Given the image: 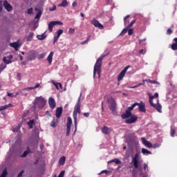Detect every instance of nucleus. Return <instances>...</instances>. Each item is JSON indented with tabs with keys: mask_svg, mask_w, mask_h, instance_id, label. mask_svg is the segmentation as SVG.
Listing matches in <instances>:
<instances>
[{
	"mask_svg": "<svg viewBox=\"0 0 177 177\" xmlns=\"http://www.w3.org/2000/svg\"><path fill=\"white\" fill-rule=\"evenodd\" d=\"M113 162H115L117 165H118V164H121V160H120L118 158H115L113 160H109L108 162V165H110V164Z\"/></svg>",
	"mask_w": 177,
	"mask_h": 177,
	"instance_id": "nucleus-25",
	"label": "nucleus"
},
{
	"mask_svg": "<svg viewBox=\"0 0 177 177\" xmlns=\"http://www.w3.org/2000/svg\"><path fill=\"white\" fill-rule=\"evenodd\" d=\"M3 61L6 64H10V63H12V61L10 59L7 58V57H4L3 58Z\"/></svg>",
	"mask_w": 177,
	"mask_h": 177,
	"instance_id": "nucleus-32",
	"label": "nucleus"
},
{
	"mask_svg": "<svg viewBox=\"0 0 177 177\" xmlns=\"http://www.w3.org/2000/svg\"><path fill=\"white\" fill-rule=\"evenodd\" d=\"M17 77H18L19 80H21V74L17 73Z\"/></svg>",
	"mask_w": 177,
	"mask_h": 177,
	"instance_id": "nucleus-61",
	"label": "nucleus"
},
{
	"mask_svg": "<svg viewBox=\"0 0 177 177\" xmlns=\"http://www.w3.org/2000/svg\"><path fill=\"white\" fill-rule=\"evenodd\" d=\"M8 96H9L10 97H15V95H13V93H8Z\"/></svg>",
	"mask_w": 177,
	"mask_h": 177,
	"instance_id": "nucleus-53",
	"label": "nucleus"
},
{
	"mask_svg": "<svg viewBox=\"0 0 177 177\" xmlns=\"http://www.w3.org/2000/svg\"><path fill=\"white\" fill-rule=\"evenodd\" d=\"M9 107H12L11 104L0 106V111H2L3 110H6V109H9Z\"/></svg>",
	"mask_w": 177,
	"mask_h": 177,
	"instance_id": "nucleus-31",
	"label": "nucleus"
},
{
	"mask_svg": "<svg viewBox=\"0 0 177 177\" xmlns=\"http://www.w3.org/2000/svg\"><path fill=\"white\" fill-rule=\"evenodd\" d=\"M128 19H129V15H127L124 19V26H127V23H129Z\"/></svg>",
	"mask_w": 177,
	"mask_h": 177,
	"instance_id": "nucleus-36",
	"label": "nucleus"
},
{
	"mask_svg": "<svg viewBox=\"0 0 177 177\" xmlns=\"http://www.w3.org/2000/svg\"><path fill=\"white\" fill-rule=\"evenodd\" d=\"M75 31V30L74 28H71L69 29L68 32H69V34H74Z\"/></svg>",
	"mask_w": 177,
	"mask_h": 177,
	"instance_id": "nucleus-43",
	"label": "nucleus"
},
{
	"mask_svg": "<svg viewBox=\"0 0 177 177\" xmlns=\"http://www.w3.org/2000/svg\"><path fill=\"white\" fill-rule=\"evenodd\" d=\"M160 146H161L160 144L156 143V144L152 145L151 149H158Z\"/></svg>",
	"mask_w": 177,
	"mask_h": 177,
	"instance_id": "nucleus-39",
	"label": "nucleus"
},
{
	"mask_svg": "<svg viewBox=\"0 0 177 177\" xmlns=\"http://www.w3.org/2000/svg\"><path fill=\"white\" fill-rule=\"evenodd\" d=\"M62 113H63V108L58 107L56 110V113H55L57 118H60L62 115Z\"/></svg>",
	"mask_w": 177,
	"mask_h": 177,
	"instance_id": "nucleus-17",
	"label": "nucleus"
},
{
	"mask_svg": "<svg viewBox=\"0 0 177 177\" xmlns=\"http://www.w3.org/2000/svg\"><path fill=\"white\" fill-rule=\"evenodd\" d=\"M63 34V30L59 29L57 32V36L54 37V43L55 42H57V39H59V37L61 35Z\"/></svg>",
	"mask_w": 177,
	"mask_h": 177,
	"instance_id": "nucleus-19",
	"label": "nucleus"
},
{
	"mask_svg": "<svg viewBox=\"0 0 177 177\" xmlns=\"http://www.w3.org/2000/svg\"><path fill=\"white\" fill-rule=\"evenodd\" d=\"M140 53L141 55H145V53H146V52H145V50L142 49V50H140Z\"/></svg>",
	"mask_w": 177,
	"mask_h": 177,
	"instance_id": "nucleus-57",
	"label": "nucleus"
},
{
	"mask_svg": "<svg viewBox=\"0 0 177 177\" xmlns=\"http://www.w3.org/2000/svg\"><path fill=\"white\" fill-rule=\"evenodd\" d=\"M108 103L109 104L110 110L114 113L117 109V104L115 103V100H114L113 97L108 98Z\"/></svg>",
	"mask_w": 177,
	"mask_h": 177,
	"instance_id": "nucleus-7",
	"label": "nucleus"
},
{
	"mask_svg": "<svg viewBox=\"0 0 177 177\" xmlns=\"http://www.w3.org/2000/svg\"><path fill=\"white\" fill-rule=\"evenodd\" d=\"M35 10L37 12V14L35 19L39 20V19H41V16L42 15V10L41 9H38L37 8H35Z\"/></svg>",
	"mask_w": 177,
	"mask_h": 177,
	"instance_id": "nucleus-20",
	"label": "nucleus"
},
{
	"mask_svg": "<svg viewBox=\"0 0 177 177\" xmlns=\"http://www.w3.org/2000/svg\"><path fill=\"white\" fill-rule=\"evenodd\" d=\"M136 21H135V20L132 21L131 22V24L127 26L128 28H131V27H132V26H133V24H135V22H136Z\"/></svg>",
	"mask_w": 177,
	"mask_h": 177,
	"instance_id": "nucleus-44",
	"label": "nucleus"
},
{
	"mask_svg": "<svg viewBox=\"0 0 177 177\" xmlns=\"http://www.w3.org/2000/svg\"><path fill=\"white\" fill-rule=\"evenodd\" d=\"M23 174H24V171H21V172L18 174L17 177H21V176H23Z\"/></svg>",
	"mask_w": 177,
	"mask_h": 177,
	"instance_id": "nucleus-52",
	"label": "nucleus"
},
{
	"mask_svg": "<svg viewBox=\"0 0 177 177\" xmlns=\"http://www.w3.org/2000/svg\"><path fill=\"white\" fill-rule=\"evenodd\" d=\"M68 6V3L67 2V0H63L62 3L59 4L58 6L66 8V6Z\"/></svg>",
	"mask_w": 177,
	"mask_h": 177,
	"instance_id": "nucleus-29",
	"label": "nucleus"
},
{
	"mask_svg": "<svg viewBox=\"0 0 177 177\" xmlns=\"http://www.w3.org/2000/svg\"><path fill=\"white\" fill-rule=\"evenodd\" d=\"M19 59H20V60H23V56H21V55H19Z\"/></svg>",
	"mask_w": 177,
	"mask_h": 177,
	"instance_id": "nucleus-63",
	"label": "nucleus"
},
{
	"mask_svg": "<svg viewBox=\"0 0 177 177\" xmlns=\"http://www.w3.org/2000/svg\"><path fill=\"white\" fill-rule=\"evenodd\" d=\"M147 82H150V84H156L157 85H160V83L156 80H147Z\"/></svg>",
	"mask_w": 177,
	"mask_h": 177,
	"instance_id": "nucleus-41",
	"label": "nucleus"
},
{
	"mask_svg": "<svg viewBox=\"0 0 177 177\" xmlns=\"http://www.w3.org/2000/svg\"><path fill=\"white\" fill-rule=\"evenodd\" d=\"M53 52H50L47 57V61L48 62L49 64H52V59H53Z\"/></svg>",
	"mask_w": 177,
	"mask_h": 177,
	"instance_id": "nucleus-22",
	"label": "nucleus"
},
{
	"mask_svg": "<svg viewBox=\"0 0 177 177\" xmlns=\"http://www.w3.org/2000/svg\"><path fill=\"white\" fill-rule=\"evenodd\" d=\"M131 162L134 165V168H136V169H138L140 177H147V174H145L142 167H139V163L140 162V152H137L136 155L132 157Z\"/></svg>",
	"mask_w": 177,
	"mask_h": 177,
	"instance_id": "nucleus-2",
	"label": "nucleus"
},
{
	"mask_svg": "<svg viewBox=\"0 0 177 177\" xmlns=\"http://www.w3.org/2000/svg\"><path fill=\"white\" fill-rule=\"evenodd\" d=\"M129 67V66H126V67L123 69V71H122L120 73V74H119V75H118V81H121V80L124 78V77H125V73H127V71H128Z\"/></svg>",
	"mask_w": 177,
	"mask_h": 177,
	"instance_id": "nucleus-10",
	"label": "nucleus"
},
{
	"mask_svg": "<svg viewBox=\"0 0 177 177\" xmlns=\"http://www.w3.org/2000/svg\"><path fill=\"white\" fill-rule=\"evenodd\" d=\"M33 37H34V33L30 32L29 34V35H28L27 37H26L27 41H31V39H32Z\"/></svg>",
	"mask_w": 177,
	"mask_h": 177,
	"instance_id": "nucleus-33",
	"label": "nucleus"
},
{
	"mask_svg": "<svg viewBox=\"0 0 177 177\" xmlns=\"http://www.w3.org/2000/svg\"><path fill=\"white\" fill-rule=\"evenodd\" d=\"M28 15H32V8H29L28 10Z\"/></svg>",
	"mask_w": 177,
	"mask_h": 177,
	"instance_id": "nucleus-49",
	"label": "nucleus"
},
{
	"mask_svg": "<svg viewBox=\"0 0 177 177\" xmlns=\"http://www.w3.org/2000/svg\"><path fill=\"white\" fill-rule=\"evenodd\" d=\"M7 175H8V171H6V169H4L1 175L0 176V177H6Z\"/></svg>",
	"mask_w": 177,
	"mask_h": 177,
	"instance_id": "nucleus-40",
	"label": "nucleus"
},
{
	"mask_svg": "<svg viewBox=\"0 0 177 177\" xmlns=\"http://www.w3.org/2000/svg\"><path fill=\"white\" fill-rule=\"evenodd\" d=\"M82 96V93H80V97H78L77 102L74 107L73 110V120L75 124V132L77 131V114H81V97Z\"/></svg>",
	"mask_w": 177,
	"mask_h": 177,
	"instance_id": "nucleus-3",
	"label": "nucleus"
},
{
	"mask_svg": "<svg viewBox=\"0 0 177 177\" xmlns=\"http://www.w3.org/2000/svg\"><path fill=\"white\" fill-rule=\"evenodd\" d=\"M175 130L174 129H171V136L172 138H174V135H175Z\"/></svg>",
	"mask_w": 177,
	"mask_h": 177,
	"instance_id": "nucleus-42",
	"label": "nucleus"
},
{
	"mask_svg": "<svg viewBox=\"0 0 177 177\" xmlns=\"http://www.w3.org/2000/svg\"><path fill=\"white\" fill-rule=\"evenodd\" d=\"M34 107H39V109H43L46 104V100L42 96L37 97L33 101Z\"/></svg>",
	"mask_w": 177,
	"mask_h": 177,
	"instance_id": "nucleus-6",
	"label": "nucleus"
},
{
	"mask_svg": "<svg viewBox=\"0 0 177 177\" xmlns=\"http://www.w3.org/2000/svg\"><path fill=\"white\" fill-rule=\"evenodd\" d=\"M89 39H91V35H89V36L87 37V39H86V41H88Z\"/></svg>",
	"mask_w": 177,
	"mask_h": 177,
	"instance_id": "nucleus-62",
	"label": "nucleus"
},
{
	"mask_svg": "<svg viewBox=\"0 0 177 177\" xmlns=\"http://www.w3.org/2000/svg\"><path fill=\"white\" fill-rule=\"evenodd\" d=\"M30 147H27V150L24 151L22 155L20 156L21 158H25V157H27L28 154H30Z\"/></svg>",
	"mask_w": 177,
	"mask_h": 177,
	"instance_id": "nucleus-21",
	"label": "nucleus"
},
{
	"mask_svg": "<svg viewBox=\"0 0 177 177\" xmlns=\"http://www.w3.org/2000/svg\"><path fill=\"white\" fill-rule=\"evenodd\" d=\"M141 153L142 154H144V156H149V154H151V151L145 149V148H142V150H141Z\"/></svg>",
	"mask_w": 177,
	"mask_h": 177,
	"instance_id": "nucleus-26",
	"label": "nucleus"
},
{
	"mask_svg": "<svg viewBox=\"0 0 177 177\" xmlns=\"http://www.w3.org/2000/svg\"><path fill=\"white\" fill-rule=\"evenodd\" d=\"M138 106L139 111L142 113H146V106H145V102H141L140 104H137Z\"/></svg>",
	"mask_w": 177,
	"mask_h": 177,
	"instance_id": "nucleus-14",
	"label": "nucleus"
},
{
	"mask_svg": "<svg viewBox=\"0 0 177 177\" xmlns=\"http://www.w3.org/2000/svg\"><path fill=\"white\" fill-rule=\"evenodd\" d=\"M167 32L169 35L172 34V30L171 29H168Z\"/></svg>",
	"mask_w": 177,
	"mask_h": 177,
	"instance_id": "nucleus-55",
	"label": "nucleus"
},
{
	"mask_svg": "<svg viewBox=\"0 0 177 177\" xmlns=\"http://www.w3.org/2000/svg\"><path fill=\"white\" fill-rule=\"evenodd\" d=\"M52 84H53L55 86V88L58 90L62 89V84L60 83H56L54 80L51 81Z\"/></svg>",
	"mask_w": 177,
	"mask_h": 177,
	"instance_id": "nucleus-27",
	"label": "nucleus"
},
{
	"mask_svg": "<svg viewBox=\"0 0 177 177\" xmlns=\"http://www.w3.org/2000/svg\"><path fill=\"white\" fill-rule=\"evenodd\" d=\"M174 41H175V43L171 44V49L172 50H177V37H175Z\"/></svg>",
	"mask_w": 177,
	"mask_h": 177,
	"instance_id": "nucleus-23",
	"label": "nucleus"
},
{
	"mask_svg": "<svg viewBox=\"0 0 177 177\" xmlns=\"http://www.w3.org/2000/svg\"><path fill=\"white\" fill-rule=\"evenodd\" d=\"M28 125L29 128H32V125H34V120H30L29 122H28Z\"/></svg>",
	"mask_w": 177,
	"mask_h": 177,
	"instance_id": "nucleus-38",
	"label": "nucleus"
},
{
	"mask_svg": "<svg viewBox=\"0 0 177 177\" xmlns=\"http://www.w3.org/2000/svg\"><path fill=\"white\" fill-rule=\"evenodd\" d=\"M7 58H8L10 60L12 61V59H13V55H10L7 56Z\"/></svg>",
	"mask_w": 177,
	"mask_h": 177,
	"instance_id": "nucleus-56",
	"label": "nucleus"
},
{
	"mask_svg": "<svg viewBox=\"0 0 177 177\" xmlns=\"http://www.w3.org/2000/svg\"><path fill=\"white\" fill-rule=\"evenodd\" d=\"M107 55H102L97 59V62L94 66V71H93V77H96V73L97 74L98 78H100V68L102 67V62L104 57H106Z\"/></svg>",
	"mask_w": 177,
	"mask_h": 177,
	"instance_id": "nucleus-4",
	"label": "nucleus"
},
{
	"mask_svg": "<svg viewBox=\"0 0 177 177\" xmlns=\"http://www.w3.org/2000/svg\"><path fill=\"white\" fill-rule=\"evenodd\" d=\"M33 88L34 89H37V88H41V84H37Z\"/></svg>",
	"mask_w": 177,
	"mask_h": 177,
	"instance_id": "nucleus-51",
	"label": "nucleus"
},
{
	"mask_svg": "<svg viewBox=\"0 0 177 177\" xmlns=\"http://www.w3.org/2000/svg\"><path fill=\"white\" fill-rule=\"evenodd\" d=\"M50 12H53L54 10H56V6H53V8H49Z\"/></svg>",
	"mask_w": 177,
	"mask_h": 177,
	"instance_id": "nucleus-48",
	"label": "nucleus"
},
{
	"mask_svg": "<svg viewBox=\"0 0 177 177\" xmlns=\"http://www.w3.org/2000/svg\"><path fill=\"white\" fill-rule=\"evenodd\" d=\"M37 55V52L35 51H30L28 53V59L29 60H34L35 59V55Z\"/></svg>",
	"mask_w": 177,
	"mask_h": 177,
	"instance_id": "nucleus-16",
	"label": "nucleus"
},
{
	"mask_svg": "<svg viewBox=\"0 0 177 177\" xmlns=\"http://www.w3.org/2000/svg\"><path fill=\"white\" fill-rule=\"evenodd\" d=\"M154 97H158V93H156L153 96H151L149 94V103L151 104V106H152V107H154L157 111H158V113H162L161 111V104H160V103L158 102V100H156V104H153V100L154 99Z\"/></svg>",
	"mask_w": 177,
	"mask_h": 177,
	"instance_id": "nucleus-5",
	"label": "nucleus"
},
{
	"mask_svg": "<svg viewBox=\"0 0 177 177\" xmlns=\"http://www.w3.org/2000/svg\"><path fill=\"white\" fill-rule=\"evenodd\" d=\"M92 24H93V26H95V27H97V28H100V30H103V28H104L103 25H102V24L99 23V21H97L96 19H93L92 21Z\"/></svg>",
	"mask_w": 177,
	"mask_h": 177,
	"instance_id": "nucleus-12",
	"label": "nucleus"
},
{
	"mask_svg": "<svg viewBox=\"0 0 177 177\" xmlns=\"http://www.w3.org/2000/svg\"><path fill=\"white\" fill-rule=\"evenodd\" d=\"M37 37L38 38V39H39L40 41H44V39H45L46 38V35H45V32L41 34V35H38L37 36Z\"/></svg>",
	"mask_w": 177,
	"mask_h": 177,
	"instance_id": "nucleus-30",
	"label": "nucleus"
},
{
	"mask_svg": "<svg viewBox=\"0 0 177 177\" xmlns=\"http://www.w3.org/2000/svg\"><path fill=\"white\" fill-rule=\"evenodd\" d=\"M84 117H86V118H88V117H89V113H84Z\"/></svg>",
	"mask_w": 177,
	"mask_h": 177,
	"instance_id": "nucleus-54",
	"label": "nucleus"
},
{
	"mask_svg": "<svg viewBox=\"0 0 177 177\" xmlns=\"http://www.w3.org/2000/svg\"><path fill=\"white\" fill-rule=\"evenodd\" d=\"M46 56V53H41L37 55V59H44Z\"/></svg>",
	"mask_w": 177,
	"mask_h": 177,
	"instance_id": "nucleus-37",
	"label": "nucleus"
},
{
	"mask_svg": "<svg viewBox=\"0 0 177 177\" xmlns=\"http://www.w3.org/2000/svg\"><path fill=\"white\" fill-rule=\"evenodd\" d=\"M56 124H57V119H53L50 125L53 127V128H55V127H56Z\"/></svg>",
	"mask_w": 177,
	"mask_h": 177,
	"instance_id": "nucleus-34",
	"label": "nucleus"
},
{
	"mask_svg": "<svg viewBox=\"0 0 177 177\" xmlns=\"http://www.w3.org/2000/svg\"><path fill=\"white\" fill-rule=\"evenodd\" d=\"M48 104L50 109H52L53 110V109H55V107H56V101H55V99H53V97H50L48 99Z\"/></svg>",
	"mask_w": 177,
	"mask_h": 177,
	"instance_id": "nucleus-13",
	"label": "nucleus"
},
{
	"mask_svg": "<svg viewBox=\"0 0 177 177\" xmlns=\"http://www.w3.org/2000/svg\"><path fill=\"white\" fill-rule=\"evenodd\" d=\"M80 16H82V17H84V13L81 12V13H80Z\"/></svg>",
	"mask_w": 177,
	"mask_h": 177,
	"instance_id": "nucleus-64",
	"label": "nucleus"
},
{
	"mask_svg": "<svg viewBox=\"0 0 177 177\" xmlns=\"http://www.w3.org/2000/svg\"><path fill=\"white\" fill-rule=\"evenodd\" d=\"M85 44H88V41L87 40H85V41L81 42V45H85Z\"/></svg>",
	"mask_w": 177,
	"mask_h": 177,
	"instance_id": "nucleus-58",
	"label": "nucleus"
},
{
	"mask_svg": "<svg viewBox=\"0 0 177 177\" xmlns=\"http://www.w3.org/2000/svg\"><path fill=\"white\" fill-rule=\"evenodd\" d=\"M140 85H142V84H138V85L134 86H133L131 88H133V89H135V88H138V86H140Z\"/></svg>",
	"mask_w": 177,
	"mask_h": 177,
	"instance_id": "nucleus-60",
	"label": "nucleus"
},
{
	"mask_svg": "<svg viewBox=\"0 0 177 177\" xmlns=\"http://www.w3.org/2000/svg\"><path fill=\"white\" fill-rule=\"evenodd\" d=\"M3 6H4L5 9H6V10H8V12H10V10H12V9H13V8L10 6V4L9 3H8L7 1H4Z\"/></svg>",
	"mask_w": 177,
	"mask_h": 177,
	"instance_id": "nucleus-15",
	"label": "nucleus"
},
{
	"mask_svg": "<svg viewBox=\"0 0 177 177\" xmlns=\"http://www.w3.org/2000/svg\"><path fill=\"white\" fill-rule=\"evenodd\" d=\"M144 169H145V170L147 169V171H149V166H148V165L146 164V163L144 164Z\"/></svg>",
	"mask_w": 177,
	"mask_h": 177,
	"instance_id": "nucleus-47",
	"label": "nucleus"
},
{
	"mask_svg": "<svg viewBox=\"0 0 177 177\" xmlns=\"http://www.w3.org/2000/svg\"><path fill=\"white\" fill-rule=\"evenodd\" d=\"M77 2L75 1V2L73 3L72 6L73 8H75V6H77Z\"/></svg>",
	"mask_w": 177,
	"mask_h": 177,
	"instance_id": "nucleus-59",
	"label": "nucleus"
},
{
	"mask_svg": "<svg viewBox=\"0 0 177 177\" xmlns=\"http://www.w3.org/2000/svg\"><path fill=\"white\" fill-rule=\"evenodd\" d=\"M102 133H104V135H109V133H111V129L107 127H104L102 129Z\"/></svg>",
	"mask_w": 177,
	"mask_h": 177,
	"instance_id": "nucleus-18",
	"label": "nucleus"
},
{
	"mask_svg": "<svg viewBox=\"0 0 177 177\" xmlns=\"http://www.w3.org/2000/svg\"><path fill=\"white\" fill-rule=\"evenodd\" d=\"M138 104H139L138 102L133 104L132 106L128 107L126 112L122 115V118H127L125 120L126 124H133V122L138 120V117L135 115H132V113H131V110H133Z\"/></svg>",
	"mask_w": 177,
	"mask_h": 177,
	"instance_id": "nucleus-1",
	"label": "nucleus"
},
{
	"mask_svg": "<svg viewBox=\"0 0 177 177\" xmlns=\"http://www.w3.org/2000/svg\"><path fill=\"white\" fill-rule=\"evenodd\" d=\"M66 162V157L62 156L59 160V165H64V163Z\"/></svg>",
	"mask_w": 177,
	"mask_h": 177,
	"instance_id": "nucleus-28",
	"label": "nucleus"
},
{
	"mask_svg": "<svg viewBox=\"0 0 177 177\" xmlns=\"http://www.w3.org/2000/svg\"><path fill=\"white\" fill-rule=\"evenodd\" d=\"M102 174H109V171L107 170H104L102 171H101L99 175H102Z\"/></svg>",
	"mask_w": 177,
	"mask_h": 177,
	"instance_id": "nucleus-50",
	"label": "nucleus"
},
{
	"mask_svg": "<svg viewBox=\"0 0 177 177\" xmlns=\"http://www.w3.org/2000/svg\"><path fill=\"white\" fill-rule=\"evenodd\" d=\"M10 46L12 48H14L15 49V50H17V48H19V46H20V44L19 42H15V43L10 44Z\"/></svg>",
	"mask_w": 177,
	"mask_h": 177,
	"instance_id": "nucleus-24",
	"label": "nucleus"
},
{
	"mask_svg": "<svg viewBox=\"0 0 177 177\" xmlns=\"http://www.w3.org/2000/svg\"><path fill=\"white\" fill-rule=\"evenodd\" d=\"M32 89H35L34 87H28V88H24L22 91H31Z\"/></svg>",
	"mask_w": 177,
	"mask_h": 177,
	"instance_id": "nucleus-45",
	"label": "nucleus"
},
{
	"mask_svg": "<svg viewBox=\"0 0 177 177\" xmlns=\"http://www.w3.org/2000/svg\"><path fill=\"white\" fill-rule=\"evenodd\" d=\"M57 24H58L59 26H63V22L59 21H53L49 22L48 30L50 31V32H52V31H53V27H55V26H56Z\"/></svg>",
	"mask_w": 177,
	"mask_h": 177,
	"instance_id": "nucleus-8",
	"label": "nucleus"
},
{
	"mask_svg": "<svg viewBox=\"0 0 177 177\" xmlns=\"http://www.w3.org/2000/svg\"><path fill=\"white\" fill-rule=\"evenodd\" d=\"M141 140L144 146H146V147H148V149H151V147H153V144H151V142L149 141H147L146 138H141Z\"/></svg>",
	"mask_w": 177,
	"mask_h": 177,
	"instance_id": "nucleus-11",
	"label": "nucleus"
},
{
	"mask_svg": "<svg viewBox=\"0 0 177 177\" xmlns=\"http://www.w3.org/2000/svg\"><path fill=\"white\" fill-rule=\"evenodd\" d=\"M73 124V120L71 117H68L66 122V136L70 135V131L71 130V125Z\"/></svg>",
	"mask_w": 177,
	"mask_h": 177,
	"instance_id": "nucleus-9",
	"label": "nucleus"
},
{
	"mask_svg": "<svg viewBox=\"0 0 177 177\" xmlns=\"http://www.w3.org/2000/svg\"><path fill=\"white\" fill-rule=\"evenodd\" d=\"M128 34L129 35H132V34H133V29H129L128 30Z\"/></svg>",
	"mask_w": 177,
	"mask_h": 177,
	"instance_id": "nucleus-46",
	"label": "nucleus"
},
{
	"mask_svg": "<svg viewBox=\"0 0 177 177\" xmlns=\"http://www.w3.org/2000/svg\"><path fill=\"white\" fill-rule=\"evenodd\" d=\"M128 30H129V28H128V26L124 28L122 32L120 33V35H124V34H127V32H128Z\"/></svg>",
	"mask_w": 177,
	"mask_h": 177,
	"instance_id": "nucleus-35",
	"label": "nucleus"
}]
</instances>
